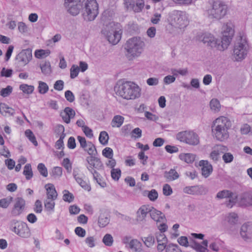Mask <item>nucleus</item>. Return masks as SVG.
Here are the masks:
<instances>
[{
  "label": "nucleus",
  "instance_id": "1",
  "mask_svg": "<svg viewBox=\"0 0 252 252\" xmlns=\"http://www.w3.org/2000/svg\"><path fill=\"white\" fill-rule=\"evenodd\" d=\"M114 91L118 95L127 100L135 99L141 95V89L132 82L117 84L114 87Z\"/></svg>",
  "mask_w": 252,
  "mask_h": 252
},
{
  "label": "nucleus",
  "instance_id": "2",
  "mask_svg": "<svg viewBox=\"0 0 252 252\" xmlns=\"http://www.w3.org/2000/svg\"><path fill=\"white\" fill-rule=\"evenodd\" d=\"M231 126V122L227 117L221 116L213 122L212 131L213 135L219 141H223L229 137L228 130Z\"/></svg>",
  "mask_w": 252,
  "mask_h": 252
},
{
  "label": "nucleus",
  "instance_id": "3",
  "mask_svg": "<svg viewBox=\"0 0 252 252\" xmlns=\"http://www.w3.org/2000/svg\"><path fill=\"white\" fill-rule=\"evenodd\" d=\"M81 10L84 20L92 21L98 14V4L96 0H82Z\"/></svg>",
  "mask_w": 252,
  "mask_h": 252
},
{
  "label": "nucleus",
  "instance_id": "4",
  "mask_svg": "<svg viewBox=\"0 0 252 252\" xmlns=\"http://www.w3.org/2000/svg\"><path fill=\"white\" fill-rule=\"evenodd\" d=\"M145 46L144 42L140 37H133L129 39L125 45L126 56L129 60L137 57L142 53Z\"/></svg>",
  "mask_w": 252,
  "mask_h": 252
},
{
  "label": "nucleus",
  "instance_id": "5",
  "mask_svg": "<svg viewBox=\"0 0 252 252\" xmlns=\"http://www.w3.org/2000/svg\"><path fill=\"white\" fill-rule=\"evenodd\" d=\"M118 23L110 22L102 30V33L106 36L110 43L115 45L121 38V30Z\"/></svg>",
  "mask_w": 252,
  "mask_h": 252
},
{
  "label": "nucleus",
  "instance_id": "6",
  "mask_svg": "<svg viewBox=\"0 0 252 252\" xmlns=\"http://www.w3.org/2000/svg\"><path fill=\"white\" fill-rule=\"evenodd\" d=\"M227 9V5L224 2L214 1L211 8L207 10L208 17L211 19H221L226 14Z\"/></svg>",
  "mask_w": 252,
  "mask_h": 252
},
{
  "label": "nucleus",
  "instance_id": "7",
  "mask_svg": "<svg viewBox=\"0 0 252 252\" xmlns=\"http://www.w3.org/2000/svg\"><path fill=\"white\" fill-rule=\"evenodd\" d=\"M249 45L245 37L242 36L236 41L233 49L234 57L236 61H241L247 56Z\"/></svg>",
  "mask_w": 252,
  "mask_h": 252
},
{
  "label": "nucleus",
  "instance_id": "8",
  "mask_svg": "<svg viewBox=\"0 0 252 252\" xmlns=\"http://www.w3.org/2000/svg\"><path fill=\"white\" fill-rule=\"evenodd\" d=\"M222 37L220 40L221 46L220 51H224L227 49L230 43L232 38L234 35V31L232 28V25L231 23L224 24L222 29Z\"/></svg>",
  "mask_w": 252,
  "mask_h": 252
},
{
  "label": "nucleus",
  "instance_id": "9",
  "mask_svg": "<svg viewBox=\"0 0 252 252\" xmlns=\"http://www.w3.org/2000/svg\"><path fill=\"white\" fill-rule=\"evenodd\" d=\"M10 230L22 238H27L31 236L30 228L27 224L23 221L12 220L10 224Z\"/></svg>",
  "mask_w": 252,
  "mask_h": 252
},
{
  "label": "nucleus",
  "instance_id": "10",
  "mask_svg": "<svg viewBox=\"0 0 252 252\" xmlns=\"http://www.w3.org/2000/svg\"><path fill=\"white\" fill-rule=\"evenodd\" d=\"M176 139L187 144L196 146L199 143V137L195 132L190 131L180 132L176 135Z\"/></svg>",
  "mask_w": 252,
  "mask_h": 252
},
{
  "label": "nucleus",
  "instance_id": "11",
  "mask_svg": "<svg viewBox=\"0 0 252 252\" xmlns=\"http://www.w3.org/2000/svg\"><path fill=\"white\" fill-rule=\"evenodd\" d=\"M172 21L179 29L185 28L189 23L187 15L185 12L174 11L172 13Z\"/></svg>",
  "mask_w": 252,
  "mask_h": 252
},
{
  "label": "nucleus",
  "instance_id": "12",
  "mask_svg": "<svg viewBox=\"0 0 252 252\" xmlns=\"http://www.w3.org/2000/svg\"><path fill=\"white\" fill-rule=\"evenodd\" d=\"M81 0H64V6L73 16L77 15L81 10Z\"/></svg>",
  "mask_w": 252,
  "mask_h": 252
},
{
  "label": "nucleus",
  "instance_id": "13",
  "mask_svg": "<svg viewBox=\"0 0 252 252\" xmlns=\"http://www.w3.org/2000/svg\"><path fill=\"white\" fill-rule=\"evenodd\" d=\"M200 40L203 43L206 44L207 46L212 48H215L220 51V46L221 43L220 39L215 38L212 34L209 33H205L200 37Z\"/></svg>",
  "mask_w": 252,
  "mask_h": 252
},
{
  "label": "nucleus",
  "instance_id": "14",
  "mask_svg": "<svg viewBox=\"0 0 252 252\" xmlns=\"http://www.w3.org/2000/svg\"><path fill=\"white\" fill-rule=\"evenodd\" d=\"M216 198L218 199L228 198L229 200L226 201L225 204L229 208H232L237 201V196L233 192L228 190H223L219 191L217 194Z\"/></svg>",
  "mask_w": 252,
  "mask_h": 252
},
{
  "label": "nucleus",
  "instance_id": "15",
  "mask_svg": "<svg viewBox=\"0 0 252 252\" xmlns=\"http://www.w3.org/2000/svg\"><path fill=\"white\" fill-rule=\"evenodd\" d=\"M32 59V50L30 49L23 50L16 57V60L21 65L27 64Z\"/></svg>",
  "mask_w": 252,
  "mask_h": 252
},
{
  "label": "nucleus",
  "instance_id": "16",
  "mask_svg": "<svg viewBox=\"0 0 252 252\" xmlns=\"http://www.w3.org/2000/svg\"><path fill=\"white\" fill-rule=\"evenodd\" d=\"M25 201L22 197L15 198V203L11 212V215L13 217L20 215L25 209Z\"/></svg>",
  "mask_w": 252,
  "mask_h": 252
},
{
  "label": "nucleus",
  "instance_id": "17",
  "mask_svg": "<svg viewBox=\"0 0 252 252\" xmlns=\"http://www.w3.org/2000/svg\"><path fill=\"white\" fill-rule=\"evenodd\" d=\"M240 234L245 241H249L252 240V222L244 223L241 226Z\"/></svg>",
  "mask_w": 252,
  "mask_h": 252
},
{
  "label": "nucleus",
  "instance_id": "18",
  "mask_svg": "<svg viewBox=\"0 0 252 252\" xmlns=\"http://www.w3.org/2000/svg\"><path fill=\"white\" fill-rule=\"evenodd\" d=\"M150 207L149 206L143 205L137 210L136 212V220L138 223L143 222L146 219V216L149 214Z\"/></svg>",
  "mask_w": 252,
  "mask_h": 252
},
{
  "label": "nucleus",
  "instance_id": "19",
  "mask_svg": "<svg viewBox=\"0 0 252 252\" xmlns=\"http://www.w3.org/2000/svg\"><path fill=\"white\" fill-rule=\"evenodd\" d=\"M86 161L89 164L88 166H91L92 168L100 170L103 167V163L100 159L94 156H90L86 158Z\"/></svg>",
  "mask_w": 252,
  "mask_h": 252
},
{
  "label": "nucleus",
  "instance_id": "20",
  "mask_svg": "<svg viewBox=\"0 0 252 252\" xmlns=\"http://www.w3.org/2000/svg\"><path fill=\"white\" fill-rule=\"evenodd\" d=\"M156 236L158 243L157 249L158 251L162 252L166 248L168 242L167 238L162 233H156Z\"/></svg>",
  "mask_w": 252,
  "mask_h": 252
},
{
  "label": "nucleus",
  "instance_id": "21",
  "mask_svg": "<svg viewBox=\"0 0 252 252\" xmlns=\"http://www.w3.org/2000/svg\"><path fill=\"white\" fill-rule=\"evenodd\" d=\"M60 115L65 123L69 124L70 122V119L74 117L75 112L73 109L66 107L63 111L61 113Z\"/></svg>",
  "mask_w": 252,
  "mask_h": 252
},
{
  "label": "nucleus",
  "instance_id": "22",
  "mask_svg": "<svg viewBox=\"0 0 252 252\" xmlns=\"http://www.w3.org/2000/svg\"><path fill=\"white\" fill-rule=\"evenodd\" d=\"M199 165L202 166V175L207 178L213 171V167L207 160H202L199 161Z\"/></svg>",
  "mask_w": 252,
  "mask_h": 252
},
{
  "label": "nucleus",
  "instance_id": "23",
  "mask_svg": "<svg viewBox=\"0 0 252 252\" xmlns=\"http://www.w3.org/2000/svg\"><path fill=\"white\" fill-rule=\"evenodd\" d=\"M73 175L76 181L82 188L88 191L91 190L90 186L86 181H84L82 178V175L79 174L77 170L75 169L73 170Z\"/></svg>",
  "mask_w": 252,
  "mask_h": 252
},
{
  "label": "nucleus",
  "instance_id": "24",
  "mask_svg": "<svg viewBox=\"0 0 252 252\" xmlns=\"http://www.w3.org/2000/svg\"><path fill=\"white\" fill-rule=\"evenodd\" d=\"M149 214L151 218L156 221L163 222L165 219V216L160 211L157 210L153 207H150Z\"/></svg>",
  "mask_w": 252,
  "mask_h": 252
},
{
  "label": "nucleus",
  "instance_id": "25",
  "mask_svg": "<svg viewBox=\"0 0 252 252\" xmlns=\"http://www.w3.org/2000/svg\"><path fill=\"white\" fill-rule=\"evenodd\" d=\"M203 187L201 186H194L190 187H186L184 188L183 191L185 193L192 194L198 195L202 193V190Z\"/></svg>",
  "mask_w": 252,
  "mask_h": 252
},
{
  "label": "nucleus",
  "instance_id": "26",
  "mask_svg": "<svg viewBox=\"0 0 252 252\" xmlns=\"http://www.w3.org/2000/svg\"><path fill=\"white\" fill-rule=\"evenodd\" d=\"M240 203L243 205L252 206V192H246L241 196Z\"/></svg>",
  "mask_w": 252,
  "mask_h": 252
},
{
  "label": "nucleus",
  "instance_id": "27",
  "mask_svg": "<svg viewBox=\"0 0 252 252\" xmlns=\"http://www.w3.org/2000/svg\"><path fill=\"white\" fill-rule=\"evenodd\" d=\"M227 151L226 147L222 145H218L217 147V150H214L211 153L210 157L214 161H217L220 158L219 151L221 153H223V151Z\"/></svg>",
  "mask_w": 252,
  "mask_h": 252
},
{
  "label": "nucleus",
  "instance_id": "28",
  "mask_svg": "<svg viewBox=\"0 0 252 252\" xmlns=\"http://www.w3.org/2000/svg\"><path fill=\"white\" fill-rule=\"evenodd\" d=\"M49 186L46 189L47 191V199L55 200L57 198L58 194L55 189L54 186L52 184H49L46 186Z\"/></svg>",
  "mask_w": 252,
  "mask_h": 252
},
{
  "label": "nucleus",
  "instance_id": "29",
  "mask_svg": "<svg viewBox=\"0 0 252 252\" xmlns=\"http://www.w3.org/2000/svg\"><path fill=\"white\" fill-rule=\"evenodd\" d=\"M164 177L168 181L177 179L179 175L174 169H171L169 171H165Z\"/></svg>",
  "mask_w": 252,
  "mask_h": 252
},
{
  "label": "nucleus",
  "instance_id": "30",
  "mask_svg": "<svg viewBox=\"0 0 252 252\" xmlns=\"http://www.w3.org/2000/svg\"><path fill=\"white\" fill-rule=\"evenodd\" d=\"M0 113L3 115L8 114L9 116H13L15 113V110L9 107L7 105L3 103H0Z\"/></svg>",
  "mask_w": 252,
  "mask_h": 252
},
{
  "label": "nucleus",
  "instance_id": "31",
  "mask_svg": "<svg viewBox=\"0 0 252 252\" xmlns=\"http://www.w3.org/2000/svg\"><path fill=\"white\" fill-rule=\"evenodd\" d=\"M110 221L109 215L105 213H101L98 217V223L100 227H104Z\"/></svg>",
  "mask_w": 252,
  "mask_h": 252
},
{
  "label": "nucleus",
  "instance_id": "32",
  "mask_svg": "<svg viewBox=\"0 0 252 252\" xmlns=\"http://www.w3.org/2000/svg\"><path fill=\"white\" fill-rule=\"evenodd\" d=\"M226 220L229 225H235L238 221V216L234 212L230 213L227 215Z\"/></svg>",
  "mask_w": 252,
  "mask_h": 252
},
{
  "label": "nucleus",
  "instance_id": "33",
  "mask_svg": "<svg viewBox=\"0 0 252 252\" xmlns=\"http://www.w3.org/2000/svg\"><path fill=\"white\" fill-rule=\"evenodd\" d=\"M179 158L182 160L188 163H192L195 159V155L190 153L181 154L179 155Z\"/></svg>",
  "mask_w": 252,
  "mask_h": 252
},
{
  "label": "nucleus",
  "instance_id": "34",
  "mask_svg": "<svg viewBox=\"0 0 252 252\" xmlns=\"http://www.w3.org/2000/svg\"><path fill=\"white\" fill-rule=\"evenodd\" d=\"M40 67L42 73L45 75H49L51 72L50 63L49 61H46L44 63H40Z\"/></svg>",
  "mask_w": 252,
  "mask_h": 252
},
{
  "label": "nucleus",
  "instance_id": "35",
  "mask_svg": "<svg viewBox=\"0 0 252 252\" xmlns=\"http://www.w3.org/2000/svg\"><path fill=\"white\" fill-rule=\"evenodd\" d=\"M189 246L195 250L197 252H209V251L206 247L203 246L201 244L195 241L189 245Z\"/></svg>",
  "mask_w": 252,
  "mask_h": 252
},
{
  "label": "nucleus",
  "instance_id": "36",
  "mask_svg": "<svg viewBox=\"0 0 252 252\" xmlns=\"http://www.w3.org/2000/svg\"><path fill=\"white\" fill-rule=\"evenodd\" d=\"M124 118L121 116L117 115L115 116L111 122V125L112 127H120L124 122Z\"/></svg>",
  "mask_w": 252,
  "mask_h": 252
},
{
  "label": "nucleus",
  "instance_id": "37",
  "mask_svg": "<svg viewBox=\"0 0 252 252\" xmlns=\"http://www.w3.org/2000/svg\"><path fill=\"white\" fill-rule=\"evenodd\" d=\"M55 200L46 199L44 201V206L45 209L49 212H52L54 211L55 203Z\"/></svg>",
  "mask_w": 252,
  "mask_h": 252
},
{
  "label": "nucleus",
  "instance_id": "38",
  "mask_svg": "<svg viewBox=\"0 0 252 252\" xmlns=\"http://www.w3.org/2000/svg\"><path fill=\"white\" fill-rule=\"evenodd\" d=\"M19 89L24 93L30 94L32 93L34 91V86L32 85H28L23 84L20 85Z\"/></svg>",
  "mask_w": 252,
  "mask_h": 252
},
{
  "label": "nucleus",
  "instance_id": "39",
  "mask_svg": "<svg viewBox=\"0 0 252 252\" xmlns=\"http://www.w3.org/2000/svg\"><path fill=\"white\" fill-rule=\"evenodd\" d=\"M210 106L211 110L214 112H218L220 108V104L217 99H213L210 101Z\"/></svg>",
  "mask_w": 252,
  "mask_h": 252
},
{
  "label": "nucleus",
  "instance_id": "40",
  "mask_svg": "<svg viewBox=\"0 0 252 252\" xmlns=\"http://www.w3.org/2000/svg\"><path fill=\"white\" fill-rule=\"evenodd\" d=\"M84 150L87 151L91 156L95 157L97 154L95 146L90 142L88 143L87 147L84 148Z\"/></svg>",
  "mask_w": 252,
  "mask_h": 252
},
{
  "label": "nucleus",
  "instance_id": "41",
  "mask_svg": "<svg viewBox=\"0 0 252 252\" xmlns=\"http://www.w3.org/2000/svg\"><path fill=\"white\" fill-rule=\"evenodd\" d=\"M23 174L26 176L27 180L31 179L33 176V173L31 165L30 163L27 164L24 169Z\"/></svg>",
  "mask_w": 252,
  "mask_h": 252
},
{
  "label": "nucleus",
  "instance_id": "42",
  "mask_svg": "<svg viewBox=\"0 0 252 252\" xmlns=\"http://www.w3.org/2000/svg\"><path fill=\"white\" fill-rule=\"evenodd\" d=\"M147 195L151 201H154L158 197V193L156 189H153L151 191H145L144 195Z\"/></svg>",
  "mask_w": 252,
  "mask_h": 252
},
{
  "label": "nucleus",
  "instance_id": "43",
  "mask_svg": "<svg viewBox=\"0 0 252 252\" xmlns=\"http://www.w3.org/2000/svg\"><path fill=\"white\" fill-rule=\"evenodd\" d=\"M50 51L49 50H38L35 52V57L38 59L44 58L49 55Z\"/></svg>",
  "mask_w": 252,
  "mask_h": 252
},
{
  "label": "nucleus",
  "instance_id": "44",
  "mask_svg": "<svg viewBox=\"0 0 252 252\" xmlns=\"http://www.w3.org/2000/svg\"><path fill=\"white\" fill-rule=\"evenodd\" d=\"M109 139L108 134L105 131H102L100 133L99 136V142L103 145H106L108 143Z\"/></svg>",
  "mask_w": 252,
  "mask_h": 252
},
{
  "label": "nucleus",
  "instance_id": "45",
  "mask_svg": "<svg viewBox=\"0 0 252 252\" xmlns=\"http://www.w3.org/2000/svg\"><path fill=\"white\" fill-rule=\"evenodd\" d=\"M113 238L110 234H106L104 235L102 239V242L104 245L108 247H111L113 243Z\"/></svg>",
  "mask_w": 252,
  "mask_h": 252
},
{
  "label": "nucleus",
  "instance_id": "46",
  "mask_svg": "<svg viewBox=\"0 0 252 252\" xmlns=\"http://www.w3.org/2000/svg\"><path fill=\"white\" fill-rule=\"evenodd\" d=\"M141 245V243L136 239L131 240L129 243V248L136 252L140 249Z\"/></svg>",
  "mask_w": 252,
  "mask_h": 252
},
{
  "label": "nucleus",
  "instance_id": "47",
  "mask_svg": "<svg viewBox=\"0 0 252 252\" xmlns=\"http://www.w3.org/2000/svg\"><path fill=\"white\" fill-rule=\"evenodd\" d=\"M166 252H181V250L177 244L172 243L169 244L166 246Z\"/></svg>",
  "mask_w": 252,
  "mask_h": 252
},
{
  "label": "nucleus",
  "instance_id": "48",
  "mask_svg": "<svg viewBox=\"0 0 252 252\" xmlns=\"http://www.w3.org/2000/svg\"><path fill=\"white\" fill-rule=\"evenodd\" d=\"M62 167L57 166L53 168L50 174L54 179H56L62 176Z\"/></svg>",
  "mask_w": 252,
  "mask_h": 252
},
{
  "label": "nucleus",
  "instance_id": "49",
  "mask_svg": "<svg viewBox=\"0 0 252 252\" xmlns=\"http://www.w3.org/2000/svg\"><path fill=\"white\" fill-rule=\"evenodd\" d=\"M38 84V89L40 94H44L48 92L49 87L46 83L42 81H39Z\"/></svg>",
  "mask_w": 252,
  "mask_h": 252
},
{
  "label": "nucleus",
  "instance_id": "50",
  "mask_svg": "<svg viewBox=\"0 0 252 252\" xmlns=\"http://www.w3.org/2000/svg\"><path fill=\"white\" fill-rule=\"evenodd\" d=\"M25 135L30 140V141L32 142L34 146L37 145V142L36 140V138L35 136L34 135L33 132L30 129H27L25 131Z\"/></svg>",
  "mask_w": 252,
  "mask_h": 252
},
{
  "label": "nucleus",
  "instance_id": "51",
  "mask_svg": "<svg viewBox=\"0 0 252 252\" xmlns=\"http://www.w3.org/2000/svg\"><path fill=\"white\" fill-rule=\"evenodd\" d=\"M13 88L11 86H7L5 88H3L0 91V95L3 97L9 96L12 92Z\"/></svg>",
  "mask_w": 252,
  "mask_h": 252
},
{
  "label": "nucleus",
  "instance_id": "52",
  "mask_svg": "<svg viewBox=\"0 0 252 252\" xmlns=\"http://www.w3.org/2000/svg\"><path fill=\"white\" fill-rule=\"evenodd\" d=\"M142 240L147 247L153 246L155 243L154 237L152 235H149L147 237H144Z\"/></svg>",
  "mask_w": 252,
  "mask_h": 252
},
{
  "label": "nucleus",
  "instance_id": "53",
  "mask_svg": "<svg viewBox=\"0 0 252 252\" xmlns=\"http://www.w3.org/2000/svg\"><path fill=\"white\" fill-rule=\"evenodd\" d=\"M63 193V199L64 201L70 203L73 201L74 196L72 193L66 190H64Z\"/></svg>",
  "mask_w": 252,
  "mask_h": 252
},
{
  "label": "nucleus",
  "instance_id": "54",
  "mask_svg": "<svg viewBox=\"0 0 252 252\" xmlns=\"http://www.w3.org/2000/svg\"><path fill=\"white\" fill-rule=\"evenodd\" d=\"M70 77L71 79H74L76 77L79 72V67L78 66L73 64L70 69Z\"/></svg>",
  "mask_w": 252,
  "mask_h": 252
},
{
  "label": "nucleus",
  "instance_id": "55",
  "mask_svg": "<svg viewBox=\"0 0 252 252\" xmlns=\"http://www.w3.org/2000/svg\"><path fill=\"white\" fill-rule=\"evenodd\" d=\"M37 169L40 174L43 177H46L48 176L47 169L43 163H39L37 165Z\"/></svg>",
  "mask_w": 252,
  "mask_h": 252
},
{
  "label": "nucleus",
  "instance_id": "56",
  "mask_svg": "<svg viewBox=\"0 0 252 252\" xmlns=\"http://www.w3.org/2000/svg\"><path fill=\"white\" fill-rule=\"evenodd\" d=\"M111 177L115 181H118L121 177V171L119 168H113L111 171Z\"/></svg>",
  "mask_w": 252,
  "mask_h": 252
},
{
  "label": "nucleus",
  "instance_id": "57",
  "mask_svg": "<svg viewBox=\"0 0 252 252\" xmlns=\"http://www.w3.org/2000/svg\"><path fill=\"white\" fill-rule=\"evenodd\" d=\"M102 155L108 158H111L113 157V150L110 147H106L102 150Z\"/></svg>",
  "mask_w": 252,
  "mask_h": 252
},
{
  "label": "nucleus",
  "instance_id": "58",
  "mask_svg": "<svg viewBox=\"0 0 252 252\" xmlns=\"http://www.w3.org/2000/svg\"><path fill=\"white\" fill-rule=\"evenodd\" d=\"M222 158L225 163H228L233 161L234 157L230 153H225L222 156Z\"/></svg>",
  "mask_w": 252,
  "mask_h": 252
},
{
  "label": "nucleus",
  "instance_id": "59",
  "mask_svg": "<svg viewBox=\"0 0 252 252\" xmlns=\"http://www.w3.org/2000/svg\"><path fill=\"white\" fill-rule=\"evenodd\" d=\"M18 30L22 33H25L28 31V28L25 23L20 22L18 24Z\"/></svg>",
  "mask_w": 252,
  "mask_h": 252
},
{
  "label": "nucleus",
  "instance_id": "60",
  "mask_svg": "<svg viewBox=\"0 0 252 252\" xmlns=\"http://www.w3.org/2000/svg\"><path fill=\"white\" fill-rule=\"evenodd\" d=\"M63 165L64 166V167L66 169L67 171L69 173L71 172V164L70 162V160L68 158H64L63 160Z\"/></svg>",
  "mask_w": 252,
  "mask_h": 252
},
{
  "label": "nucleus",
  "instance_id": "61",
  "mask_svg": "<svg viewBox=\"0 0 252 252\" xmlns=\"http://www.w3.org/2000/svg\"><path fill=\"white\" fill-rule=\"evenodd\" d=\"M64 96L66 100L69 102H72L74 101L75 96L71 91H66L64 93Z\"/></svg>",
  "mask_w": 252,
  "mask_h": 252
},
{
  "label": "nucleus",
  "instance_id": "62",
  "mask_svg": "<svg viewBox=\"0 0 252 252\" xmlns=\"http://www.w3.org/2000/svg\"><path fill=\"white\" fill-rule=\"evenodd\" d=\"M42 211V205L39 200H37L34 204V211L36 213H40Z\"/></svg>",
  "mask_w": 252,
  "mask_h": 252
},
{
  "label": "nucleus",
  "instance_id": "63",
  "mask_svg": "<svg viewBox=\"0 0 252 252\" xmlns=\"http://www.w3.org/2000/svg\"><path fill=\"white\" fill-rule=\"evenodd\" d=\"M13 70L11 69H6L5 67L2 68L0 75L1 76L6 77H10L12 74Z\"/></svg>",
  "mask_w": 252,
  "mask_h": 252
},
{
  "label": "nucleus",
  "instance_id": "64",
  "mask_svg": "<svg viewBox=\"0 0 252 252\" xmlns=\"http://www.w3.org/2000/svg\"><path fill=\"white\" fill-rule=\"evenodd\" d=\"M178 242L180 245L185 247H187L189 246V245L188 238L186 236H181L179 237L178 239Z\"/></svg>",
  "mask_w": 252,
  "mask_h": 252
}]
</instances>
